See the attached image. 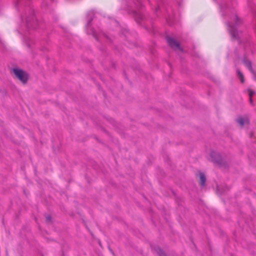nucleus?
<instances>
[{
	"label": "nucleus",
	"instance_id": "nucleus-1",
	"mask_svg": "<svg viewBox=\"0 0 256 256\" xmlns=\"http://www.w3.org/2000/svg\"><path fill=\"white\" fill-rule=\"evenodd\" d=\"M32 0H15L14 6L16 10L21 12V18L23 20L24 13L26 16V28L27 30L30 29L36 30L40 24L35 17L34 10L30 6Z\"/></svg>",
	"mask_w": 256,
	"mask_h": 256
},
{
	"label": "nucleus",
	"instance_id": "nucleus-2",
	"mask_svg": "<svg viewBox=\"0 0 256 256\" xmlns=\"http://www.w3.org/2000/svg\"><path fill=\"white\" fill-rule=\"evenodd\" d=\"M135 5V10L133 11V15L136 22L143 26L142 4L141 0H133Z\"/></svg>",
	"mask_w": 256,
	"mask_h": 256
},
{
	"label": "nucleus",
	"instance_id": "nucleus-3",
	"mask_svg": "<svg viewBox=\"0 0 256 256\" xmlns=\"http://www.w3.org/2000/svg\"><path fill=\"white\" fill-rule=\"evenodd\" d=\"M10 74H13L14 77L18 80L22 84L28 83L30 78V74L26 71L18 67L12 68L10 70Z\"/></svg>",
	"mask_w": 256,
	"mask_h": 256
},
{
	"label": "nucleus",
	"instance_id": "nucleus-4",
	"mask_svg": "<svg viewBox=\"0 0 256 256\" xmlns=\"http://www.w3.org/2000/svg\"><path fill=\"white\" fill-rule=\"evenodd\" d=\"M87 22L85 26L86 33L88 34H92L93 37L98 41H99V39L96 36V34L93 28L92 27V21L94 17V14L92 11L88 12L86 15Z\"/></svg>",
	"mask_w": 256,
	"mask_h": 256
},
{
	"label": "nucleus",
	"instance_id": "nucleus-5",
	"mask_svg": "<svg viewBox=\"0 0 256 256\" xmlns=\"http://www.w3.org/2000/svg\"><path fill=\"white\" fill-rule=\"evenodd\" d=\"M234 20L235 21V24L228 23V28L232 37L237 39L238 38V33L236 30V26L240 23L241 20L236 15L234 16Z\"/></svg>",
	"mask_w": 256,
	"mask_h": 256
},
{
	"label": "nucleus",
	"instance_id": "nucleus-6",
	"mask_svg": "<svg viewBox=\"0 0 256 256\" xmlns=\"http://www.w3.org/2000/svg\"><path fill=\"white\" fill-rule=\"evenodd\" d=\"M208 159L218 164H222V160L220 154L214 150H212L210 152L209 156L208 157Z\"/></svg>",
	"mask_w": 256,
	"mask_h": 256
},
{
	"label": "nucleus",
	"instance_id": "nucleus-7",
	"mask_svg": "<svg viewBox=\"0 0 256 256\" xmlns=\"http://www.w3.org/2000/svg\"><path fill=\"white\" fill-rule=\"evenodd\" d=\"M166 40L168 45L173 48L179 49L181 51L182 50V48L180 47L178 42L173 38L167 36Z\"/></svg>",
	"mask_w": 256,
	"mask_h": 256
},
{
	"label": "nucleus",
	"instance_id": "nucleus-8",
	"mask_svg": "<svg viewBox=\"0 0 256 256\" xmlns=\"http://www.w3.org/2000/svg\"><path fill=\"white\" fill-rule=\"evenodd\" d=\"M129 34L130 32L126 28H122L120 33V36L124 38L126 40H127Z\"/></svg>",
	"mask_w": 256,
	"mask_h": 256
},
{
	"label": "nucleus",
	"instance_id": "nucleus-9",
	"mask_svg": "<svg viewBox=\"0 0 256 256\" xmlns=\"http://www.w3.org/2000/svg\"><path fill=\"white\" fill-rule=\"evenodd\" d=\"M237 122L242 126H243L245 124H248L249 121L248 118H244L242 117H240L237 120Z\"/></svg>",
	"mask_w": 256,
	"mask_h": 256
},
{
	"label": "nucleus",
	"instance_id": "nucleus-10",
	"mask_svg": "<svg viewBox=\"0 0 256 256\" xmlns=\"http://www.w3.org/2000/svg\"><path fill=\"white\" fill-rule=\"evenodd\" d=\"M200 183L202 186H204L206 184V178L204 174L202 172H200Z\"/></svg>",
	"mask_w": 256,
	"mask_h": 256
},
{
	"label": "nucleus",
	"instance_id": "nucleus-11",
	"mask_svg": "<svg viewBox=\"0 0 256 256\" xmlns=\"http://www.w3.org/2000/svg\"><path fill=\"white\" fill-rule=\"evenodd\" d=\"M154 250L159 256H166L165 253L158 246H155L154 248Z\"/></svg>",
	"mask_w": 256,
	"mask_h": 256
},
{
	"label": "nucleus",
	"instance_id": "nucleus-12",
	"mask_svg": "<svg viewBox=\"0 0 256 256\" xmlns=\"http://www.w3.org/2000/svg\"><path fill=\"white\" fill-rule=\"evenodd\" d=\"M243 62L244 64V65L249 69V70L252 73H253L254 72L252 67L251 62L249 60H246V58H244L243 60Z\"/></svg>",
	"mask_w": 256,
	"mask_h": 256
},
{
	"label": "nucleus",
	"instance_id": "nucleus-13",
	"mask_svg": "<svg viewBox=\"0 0 256 256\" xmlns=\"http://www.w3.org/2000/svg\"><path fill=\"white\" fill-rule=\"evenodd\" d=\"M236 73L238 76L241 82L244 83V77L242 73L238 70H236Z\"/></svg>",
	"mask_w": 256,
	"mask_h": 256
},
{
	"label": "nucleus",
	"instance_id": "nucleus-14",
	"mask_svg": "<svg viewBox=\"0 0 256 256\" xmlns=\"http://www.w3.org/2000/svg\"><path fill=\"white\" fill-rule=\"evenodd\" d=\"M104 118L111 124H115V120L111 117L104 116Z\"/></svg>",
	"mask_w": 256,
	"mask_h": 256
},
{
	"label": "nucleus",
	"instance_id": "nucleus-15",
	"mask_svg": "<svg viewBox=\"0 0 256 256\" xmlns=\"http://www.w3.org/2000/svg\"><path fill=\"white\" fill-rule=\"evenodd\" d=\"M46 222L47 224L52 222V216L50 214H48L46 216Z\"/></svg>",
	"mask_w": 256,
	"mask_h": 256
},
{
	"label": "nucleus",
	"instance_id": "nucleus-16",
	"mask_svg": "<svg viewBox=\"0 0 256 256\" xmlns=\"http://www.w3.org/2000/svg\"><path fill=\"white\" fill-rule=\"evenodd\" d=\"M248 95L250 96V104H252L253 102H252V95L254 94V92H253L252 90H248Z\"/></svg>",
	"mask_w": 256,
	"mask_h": 256
},
{
	"label": "nucleus",
	"instance_id": "nucleus-17",
	"mask_svg": "<svg viewBox=\"0 0 256 256\" xmlns=\"http://www.w3.org/2000/svg\"><path fill=\"white\" fill-rule=\"evenodd\" d=\"M132 68L134 70H138L140 72V69L138 64H135L134 66H132Z\"/></svg>",
	"mask_w": 256,
	"mask_h": 256
},
{
	"label": "nucleus",
	"instance_id": "nucleus-18",
	"mask_svg": "<svg viewBox=\"0 0 256 256\" xmlns=\"http://www.w3.org/2000/svg\"><path fill=\"white\" fill-rule=\"evenodd\" d=\"M103 34L104 36V37L109 41V42L110 43H112L113 41H112V39L110 36H108L106 34L104 33Z\"/></svg>",
	"mask_w": 256,
	"mask_h": 256
},
{
	"label": "nucleus",
	"instance_id": "nucleus-19",
	"mask_svg": "<svg viewBox=\"0 0 256 256\" xmlns=\"http://www.w3.org/2000/svg\"><path fill=\"white\" fill-rule=\"evenodd\" d=\"M123 74H124V76L125 78L127 80H128V82H129L130 84H132V82L128 80V75L126 74V71L124 70H123Z\"/></svg>",
	"mask_w": 256,
	"mask_h": 256
},
{
	"label": "nucleus",
	"instance_id": "nucleus-20",
	"mask_svg": "<svg viewBox=\"0 0 256 256\" xmlns=\"http://www.w3.org/2000/svg\"><path fill=\"white\" fill-rule=\"evenodd\" d=\"M42 6L43 7V8H46L47 6H48V4L46 3V2L45 1H44L42 4Z\"/></svg>",
	"mask_w": 256,
	"mask_h": 256
},
{
	"label": "nucleus",
	"instance_id": "nucleus-21",
	"mask_svg": "<svg viewBox=\"0 0 256 256\" xmlns=\"http://www.w3.org/2000/svg\"><path fill=\"white\" fill-rule=\"evenodd\" d=\"M100 51L102 52V53H104L106 51V48H105L103 47V46H102L100 48Z\"/></svg>",
	"mask_w": 256,
	"mask_h": 256
},
{
	"label": "nucleus",
	"instance_id": "nucleus-22",
	"mask_svg": "<svg viewBox=\"0 0 256 256\" xmlns=\"http://www.w3.org/2000/svg\"><path fill=\"white\" fill-rule=\"evenodd\" d=\"M23 192H24V194L26 195V196H28V194L26 193V190L25 188H24L23 189Z\"/></svg>",
	"mask_w": 256,
	"mask_h": 256
},
{
	"label": "nucleus",
	"instance_id": "nucleus-23",
	"mask_svg": "<svg viewBox=\"0 0 256 256\" xmlns=\"http://www.w3.org/2000/svg\"><path fill=\"white\" fill-rule=\"evenodd\" d=\"M102 130L106 133V134H108V132L104 128H102Z\"/></svg>",
	"mask_w": 256,
	"mask_h": 256
},
{
	"label": "nucleus",
	"instance_id": "nucleus-24",
	"mask_svg": "<svg viewBox=\"0 0 256 256\" xmlns=\"http://www.w3.org/2000/svg\"><path fill=\"white\" fill-rule=\"evenodd\" d=\"M112 67L113 68H116V64H115L114 62H112Z\"/></svg>",
	"mask_w": 256,
	"mask_h": 256
},
{
	"label": "nucleus",
	"instance_id": "nucleus-25",
	"mask_svg": "<svg viewBox=\"0 0 256 256\" xmlns=\"http://www.w3.org/2000/svg\"><path fill=\"white\" fill-rule=\"evenodd\" d=\"M133 44V45H134V46H135V47H136V46H137V44H136L133 43V44Z\"/></svg>",
	"mask_w": 256,
	"mask_h": 256
},
{
	"label": "nucleus",
	"instance_id": "nucleus-26",
	"mask_svg": "<svg viewBox=\"0 0 256 256\" xmlns=\"http://www.w3.org/2000/svg\"><path fill=\"white\" fill-rule=\"evenodd\" d=\"M62 256H65L63 251H62Z\"/></svg>",
	"mask_w": 256,
	"mask_h": 256
},
{
	"label": "nucleus",
	"instance_id": "nucleus-27",
	"mask_svg": "<svg viewBox=\"0 0 256 256\" xmlns=\"http://www.w3.org/2000/svg\"><path fill=\"white\" fill-rule=\"evenodd\" d=\"M24 36H26V35H27L26 32H24Z\"/></svg>",
	"mask_w": 256,
	"mask_h": 256
},
{
	"label": "nucleus",
	"instance_id": "nucleus-28",
	"mask_svg": "<svg viewBox=\"0 0 256 256\" xmlns=\"http://www.w3.org/2000/svg\"><path fill=\"white\" fill-rule=\"evenodd\" d=\"M252 133H251V134H250V137H252Z\"/></svg>",
	"mask_w": 256,
	"mask_h": 256
},
{
	"label": "nucleus",
	"instance_id": "nucleus-29",
	"mask_svg": "<svg viewBox=\"0 0 256 256\" xmlns=\"http://www.w3.org/2000/svg\"><path fill=\"white\" fill-rule=\"evenodd\" d=\"M41 256H44L43 254H41Z\"/></svg>",
	"mask_w": 256,
	"mask_h": 256
}]
</instances>
